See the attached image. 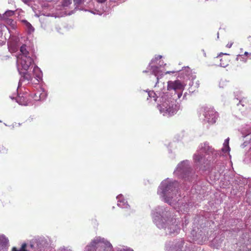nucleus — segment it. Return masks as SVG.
I'll use <instances>...</instances> for the list:
<instances>
[{
	"label": "nucleus",
	"instance_id": "39448f33",
	"mask_svg": "<svg viewBox=\"0 0 251 251\" xmlns=\"http://www.w3.org/2000/svg\"><path fill=\"white\" fill-rule=\"evenodd\" d=\"M184 88L183 85L179 80L175 81H169L168 82L167 89L168 90H182Z\"/></svg>",
	"mask_w": 251,
	"mask_h": 251
},
{
	"label": "nucleus",
	"instance_id": "2f4dec72",
	"mask_svg": "<svg viewBox=\"0 0 251 251\" xmlns=\"http://www.w3.org/2000/svg\"><path fill=\"white\" fill-rule=\"evenodd\" d=\"M0 34L1 35V31H0Z\"/></svg>",
	"mask_w": 251,
	"mask_h": 251
},
{
	"label": "nucleus",
	"instance_id": "6ab92c4d",
	"mask_svg": "<svg viewBox=\"0 0 251 251\" xmlns=\"http://www.w3.org/2000/svg\"><path fill=\"white\" fill-rule=\"evenodd\" d=\"M105 250L107 251H112V245L108 242H106L104 243Z\"/></svg>",
	"mask_w": 251,
	"mask_h": 251
},
{
	"label": "nucleus",
	"instance_id": "9b49d317",
	"mask_svg": "<svg viewBox=\"0 0 251 251\" xmlns=\"http://www.w3.org/2000/svg\"><path fill=\"white\" fill-rule=\"evenodd\" d=\"M21 22L24 24V25L25 26L27 32L29 33H31V32H33L34 30V27L32 26V25L26 20H23L21 21Z\"/></svg>",
	"mask_w": 251,
	"mask_h": 251
},
{
	"label": "nucleus",
	"instance_id": "20e7f679",
	"mask_svg": "<svg viewBox=\"0 0 251 251\" xmlns=\"http://www.w3.org/2000/svg\"><path fill=\"white\" fill-rule=\"evenodd\" d=\"M216 58L217 61L220 62L219 65L222 67L227 66L231 60L229 54L222 52H221Z\"/></svg>",
	"mask_w": 251,
	"mask_h": 251
},
{
	"label": "nucleus",
	"instance_id": "f257e3e1",
	"mask_svg": "<svg viewBox=\"0 0 251 251\" xmlns=\"http://www.w3.org/2000/svg\"><path fill=\"white\" fill-rule=\"evenodd\" d=\"M161 103L159 105V110L164 116L174 115L178 109V106L176 104V101L171 98H168V95L163 94L160 98Z\"/></svg>",
	"mask_w": 251,
	"mask_h": 251
},
{
	"label": "nucleus",
	"instance_id": "393cba45",
	"mask_svg": "<svg viewBox=\"0 0 251 251\" xmlns=\"http://www.w3.org/2000/svg\"><path fill=\"white\" fill-rule=\"evenodd\" d=\"M178 72V71H167L166 74H174Z\"/></svg>",
	"mask_w": 251,
	"mask_h": 251
},
{
	"label": "nucleus",
	"instance_id": "7ed1b4c3",
	"mask_svg": "<svg viewBox=\"0 0 251 251\" xmlns=\"http://www.w3.org/2000/svg\"><path fill=\"white\" fill-rule=\"evenodd\" d=\"M33 74L29 73L27 71H25V72L23 73V77L25 79L28 81L32 80L34 77L37 79L41 78V73L40 69L37 67H34L32 70Z\"/></svg>",
	"mask_w": 251,
	"mask_h": 251
},
{
	"label": "nucleus",
	"instance_id": "6e6552de",
	"mask_svg": "<svg viewBox=\"0 0 251 251\" xmlns=\"http://www.w3.org/2000/svg\"><path fill=\"white\" fill-rule=\"evenodd\" d=\"M27 94H25L22 96H19L16 98V101L20 105H27L28 103V100L27 98Z\"/></svg>",
	"mask_w": 251,
	"mask_h": 251
},
{
	"label": "nucleus",
	"instance_id": "c85d7f7f",
	"mask_svg": "<svg viewBox=\"0 0 251 251\" xmlns=\"http://www.w3.org/2000/svg\"><path fill=\"white\" fill-rule=\"evenodd\" d=\"M43 7H47V5H43Z\"/></svg>",
	"mask_w": 251,
	"mask_h": 251
},
{
	"label": "nucleus",
	"instance_id": "0eeeda50",
	"mask_svg": "<svg viewBox=\"0 0 251 251\" xmlns=\"http://www.w3.org/2000/svg\"><path fill=\"white\" fill-rule=\"evenodd\" d=\"M15 14V11L13 10H7L4 14H0V20L2 21H6L10 19L11 17Z\"/></svg>",
	"mask_w": 251,
	"mask_h": 251
},
{
	"label": "nucleus",
	"instance_id": "f03ea898",
	"mask_svg": "<svg viewBox=\"0 0 251 251\" xmlns=\"http://www.w3.org/2000/svg\"><path fill=\"white\" fill-rule=\"evenodd\" d=\"M203 110V114L207 122L210 124L215 123L218 118V113L211 107H205Z\"/></svg>",
	"mask_w": 251,
	"mask_h": 251
},
{
	"label": "nucleus",
	"instance_id": "4468645a",
	"mask_svg": "<svg viewBox=\"0 0 251 251\" xmlns=\"http://www.w3.org/2000/svg\"><path fill=\"white\" fill-rule=\"evenodd\" d=\"M101 242V239L100 238H97V239H95L92 241L90 245L89 246H88V248H92L94 249L96 245Z\"/></svg>",
	"mask_w": 251,
	"mask_h": 251
},
{
	"label": "nucleus",
	"instance_id": "f8f14e48",
	"mask_svg": "<svg viewBox=\"0 0 251 251\" xmlns=\"http://www.w3.org/2000/svg\"><path fill=\"white\" fill-rule=\"evenodd\" d=\"M46 94L44 93H40L39 92H38L34 94L33 96V98L35 100H40L45 99Z\"/></svg>",
	"mask_w": 251,
	"mask_h": 251
},
{
	"label": "nucleus",
	"instance_id": "f3484780",
	"mask_svg": "<svg viewBox=\"0 0 251 251\" xmlns=\"http://www.w3.org/2000/svg\"><path fill=\"white\" fill-rule=\"evenodd\" d=\"M27 244L26 243H23L22 245L21 248L20 250H17L16 247H13L12 248V251H28L26 250Z\"/></svg>",
	"mask_w": 251,
	"mask_h": 251
},
{
	"label": "nucleus",
	"instance_id": "dca6fc26",
	"mask_svg": "<svg viewBox=\"0 0 251 251\" xmlns=\"http://www.w3.org/2000/svg\"><path fill=\"white\" fill-rule=\"evenodd\" d=\"M72 4V0H62L61 5L63 8L69 7Z\"/></svg>",
	"mask_w": 251,
	"mask_h": 251
},
{
	"label": "nucleus",
	"instance_id": "a878e982",
	"mask_svg": "<svg viewBox=\"0 0 251 251\" xmlns=\"http://www.w3.org/2000/svg\"><path fill=\"white\" fill-rule=\"evenodd\" d=\"M97 1L99 3H103L106 1L107 0H97Z\"/></svg>",
	"mask_w": 251,
	"mask_h": 251
},
{
	"label": "nucleus",
	"instance_id": "a211bd4d",
	"mask_svg": "<svg viewBox=\"0 0 251 251\" xmlns=\"http://www.w3.org/2000/svg\"><path fill=\"white\" fill-rule=\"evenodd\" d=\"M117 204L122 208H127V206H129L128 204L126 203V201H125V200L119 201Z\"/></svg>",
	"mask_w": 251,
	"mask_h": 251
},
{
	"label": "nucleus",
	"instance_id": "b1692460",
	"mask_svg": "<svg viewBox=\"0 0 251 251\" xmlns=\"http://www.w3.org/2000/svg\"><path fill=\"white\" fill-rule=\"evenodd\" d=\"M21 0L25 4H28V3L32 1V0Z\"/></svg>",
	"mask_w": 251,
	"mask_h": 251
},
{
	"label": "nucleus",
	"instance_id": "4be33fe9",
	"mask_svg": "<svg viewBox=\"0 0 251 251\" xmlns=\"http://www.w3.org/2000/svg\"><path fill=\"white\" fill-rule=\"evenodd\" d=\"M234 43L233 40H229L227 41V43H226V47L227 48H230Z\"/></svg>",
	"mask_w": 251,
	"mask_h": 251
},
{
	"label": "nucleus",
	"instance_id": "9d476101",
	"mask_svg": "<svg viewBox=\"0 0 251 251\" xmlns=\"http://www.w3.org/2000/svg\"><path fill=\"white\" fill-rule=\"evenodd\" d=\"M239 104H241L243 107H244L245 109H251V102L247 98H243L239 101Z\"/></svg>",
	"mask_w": 251,
	"mask_h": 251
},
{
	"label": "nucleus",
	"instance_id": "bb28decb",
	"mask_svg": "<svg viewBox=\"0 0 251 251\" xmlns=\"http://www.w3.org/2000/svg\"><path fill=\"white\" fill-rule=\"evenodd\" d=\"M48 2H55L56 0H46Z\"/></svg>",
	"mask_w": 251,
	"mask_h": 251
},
{
	"label": "nucleus",
	"instance_id": "412c9836",
	"mask_svg": "<svg viewBox=\"0 0 251 251\" xmlns=\"http://www.w3.org/2000/svg\"><path fill=\"white\" fill-rule=\"evenodd\" d=\"M202 156L201 154L198 153L195 154L194 156V159L196 162H200L202 159Z\"/></svg>",
	"mask_w": 251,
	"mask_h": 251
},
{
	"label": "nucleus",
	"instance_id": "cd10ccee",
	"mask_svg": "<svg viewBox=\"0 0 251 251\" xmlns=\"http://www.w3.org/2000/svg\"><path fill=\"white\" fill-rule=\"evenodd\" d=\"M30 247L32 248L33 247V245L32 244L30 245Z\"/></svg>",
	"mask_w": 251,
	"mask_h": 251
},
{
	"label": "nucleus",
	"instance_id": "7c9ffc66",
	"mask_svg": "<svg viewBox=\"0 0 251 251\" xmlns=\"http://www.w3.org/2000/svg\"><path fill=\"white\" fill-rule=\"evenodd\" d=\"M133 251V250H129V251Z\"/></svg>",
	"mask_w": 251,
	"mask_h": 251
},
{
	"label": "nucleus",
	"instance_id": "5701e85b",
	"mask_svg": "<svg viewBox=\"0 0 251 251\" xmlns=\"http://www.w3.org/2000/svg\"><path fill=\"white\" fill-rule=\"evenodd\" d=\"M75 5L79 6L84 2V0H73Z\"/></svg>",
	"mask_w": 251,
	"mask_h": 251
},
{
	"label": "nucleus",
	"instance_id": "1a4fd4ad",
	"mask_svg": "<svg viewBox=\"0 0 251 251\" xmlns=\"http://www.w3.org/2000/svg\"><path fill=\"white\" fill-rule=\"evenodd\" d=\"M237 60H240V61H243L244 62H247L249 60H251V52L249 53L246 51L243 54L237 55Z\"/></svg>",
	"mask_w": 251,
	"mask_h": 251
},
{
	"label": "nucleus",
	"instance_id": "2eb2a0df",
	"mask_svg": "<svg viewBox=\"0 0 251 251\" xmlns=\"http://www.w3.org/2000/svg\"><path fill=\"white\" fill-rule=\"evenodd\" d=\"M5 24L10 25L12 29H15L16 27V22L13 19H10L6 21H4Z\"/></svg>",
	"mask_w": 251,
	"mask_h": 251
},
{
	"label": "nucleus",
	"instance_id": "423d86ee",
	"mask_svg": "<svg viewBox=\"0 0 251 251\" xmlns=\"http://www.w3.org/2000/svg\"><path fill=\"white\" fill-rule=\"evenodd\" d=\"M22 68L27 71L33 62V59L29 56H21L19 60Z\"/></svg>",
	"mask_w": 251,
	"mask_h": 251
},
{
	"label": "nucleus",
	"instance_id": "aec40b11",
	"mask_svg": "<svg viewBox=\"0 0 251 251\" xmlns=\"http://www.w3.org/2000/svg\"><path fill=\"white\" fill-rule=\"evenodd\" d=\"M229 144V139H226L224 143V145L225 146V149H223L224 151H227L229 150V147L228 145Z\"/></svg>",
	"mask_w": 251,
	"mask_h": 251
},
{
	"label": "nucleus",
	"instance_id": "ddd939ff",
	"mask_svg": "<svg viewBox=\"0 0 251 251\" xmlns=\"http://www.w3.org/2000/svg\"><path fill=\"white\" fill-rule=\"evenodd\" d=\"M20 52H21V56H29V52L26 49L25 45H23L21 47Z\"/></svg>",
	"mask_w": 251,
	"mask_h": 251
},
{
	"label": "nucleus",
	"instance_id": "c756f323",
	"mask_svg": "<svg viewBox=\"0 0 251 251\" xmlns=\"http://www.w3.org/2000/svg\"><path fill=\"white\" fill-rule=\"evenodd\" d=\"M88 251H91V250H90L89 249H88Z\"/></svg>",
	"mask_w": 251,
	"mask_h": 251
}]
</instances>
